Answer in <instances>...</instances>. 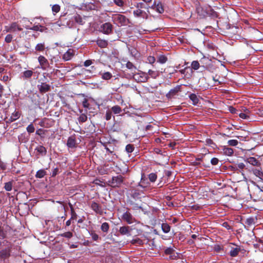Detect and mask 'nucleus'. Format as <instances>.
<instances>
[{"instance_id":"nucleus-22","label":"nucleus","mask_w":263,"mask_h":263,"mask_svg":"<svg viewBox=\"0 0 263 263\" xmlns=\"http://www.w3.org/2000/svg\"><path fill=\"white\" fill-rule=\"evenodd\" d=\"M74 55L73 50L71 49H69L63 55V59L65 61H69L71 59V58Z\"/></svg>"},{"instance_id":"nucleus-39","label":"nucleus","mask_w":263,"mask_h":263,"mask_svg":"<svg viewBox=\"0 0 263 263\" xmlns=\"http://www.w3.org/2000/svg\"><path fill=\"white\" fill-rule=\"evenodd\" d=\"M109 229V225L107 222H103L101 226V230L105 233H107Z\"/></svg>"},{"instance_id":"nucleus-42","label":"nucleus","mask_w":263,"mask_h":263,"mask_svg":"<svg viewBox=\"0 0 263 263\" xmlns=\"http://www.w3.org/2000/svg\"><path fill=\"white\" fill-rule=\"evenodd\" d=\"M13 186V182L12 181H9L7 182H6L5 183L4 185V189L7 191H10L12 190Z\"/></svg>"},{"instance_id":"nucleus-13","label":"nucleus","mask_w":263,"mask_h":263,"mask_svg":"<svg viewBox=\"0 0 263 263\" xmlns=\"http://www.w3.org/2000/svg\"><path fill=\"white\" fill-rule=\"evenodd\" d=\"M122 218L128 224L133 223L135 220L132 215L128 211H126L123 214Z\"/></svg>"},{"instance_id":"nucleus-34","label":"nucleus","mask_w":263,"mask_h":263,"mask_svg":"<svg viewBox=\"0 0 263 263\" xmlns=\"http://www.w3.org/2000/svg\"><path fill=\"white\" fill-rule=\"evenodd\" d=\"M130 242L132 245L138 246H141L144 243L143 240L138 237L133 239Z\"/></svg>"},{"instance_id":"nucleus-29","label":"nucleus","mask_w":263,"mask_h":263,"mask_svg":"<svg viewBox=\"0 0 263 263\" xmlns=\"http://www.w3.org/2000/svg\"><path fill=\"white\" fill-rule=\"evenodd\" d=\"M152 7H154V8H156L157 11L160 13H162L164 12L163 7L162 6V4L160 2L156 4V2H155Z\"/></svg>"},{"instance_id":"nucleus-14","label":"nucleus","mask_w":263,"mask_h":263,"mask_svg":"<svg viewBox=\"0 0 263 263\" xmlns=\"http://www.w3.org/2000/svg\"><path fill=\"white\" fill-rule=\"evenodd\" d=\"M181 85H177L174 88L171 89L169 92L166 94V96L167 98L171 99L177 93L181 91Z\"/></svg>"},{"instance_id":"nucleus-5","label":"nucleus","mask_w":263,"mask_h":263,"mask_svg":"<svg viewBox=\"0 0 263 263\" xmlns=\"http://www.w3.org/2000/svg\"><path fill=\"white\" fill-rule=\"evenodd\" d=\"M23 30L22 28L17 23L13 22L9 25L5 26V29L3 31L6 32L13 33L17 31H21Z\"/></svg>"},{"instance_id":"nucleus-20","label":"nucleus","mask_w":263,"mask_h":263,"mask_svg":"<svg viewBox=\"0 0 263 263\" xmlns=\"http://www.w3.org/2000/svg\"><path fill=\"white\" fill-rule=\"evenodd\" d=\"M77 144L76 142V139L74 136L69 137L67 140V146L69 148H75L77 147Z\"/></svg>"},{"instance_id":"nucleus-15","label":"nucleus","mask_w":263,"mask_h":263,"mask_svg":"<svg viewBox=\"0 0 263 263\" xmlns=\"http://www.w3.org/2000/svg\"><path fill=\"white\" fill-rule=\"evenodd\" d=\"M248 171L250 173L252 172L253 174L258 177L260 180L263 181V171L261 168L260 169L252 168L251 170H248Z\"/></svg>"},{"instance_id":"nucleus-35","label":"nucleus","mask_w":263,"mask_h":263,"mask_svg":"<svg viewBox=\"0 0 263 263\" xmlns=\"http://www.w3.org/2000/svg\"><path fill=\"white\" fill-rule=\"evenodd\" d=\"M70 208V214H71V217L70 220H76L77 218V214L74 211V208L72 206V205L69 203Z\"/></svg>"},{"instance_id":"nucleus-24","label":"nucleus","mask_w":263,"mask_h":263,"mask_svg":"<svg viewBox=\"0 0 263 263\" xmlns=\"http://www.w3.org/2000/svg\"><path fill=\"white\" fill-rule=\"evenodd\" d=\"M47 28L43 26H42L39 24L36 25L34 24L32 27L30 26V28L29 30H32L35 31H40V32H44L45 31Z\"/></svg>"},{"instance_id":"nucleus-26","label":"nucleus","mask_w":263,"mask_h":263,"mask_svg":"<svg viewBox=\"0 0 263 263\" xmlns=\"http://www.w3.org/2000/svg\"><path fill=\"white\" fill-rule=\"evenodd\" d=\"M236 170H239V172L242 175H244V170H247L248 171V170H250L248 167H246V165L243 163H239L237 164L236 166Z\"/></svg>"},{"instance_id":"nucleus-45","label":"nucleus","mask_w":263,"mask_h":263,"mask_svg":"<svg viewBox=\"0 0 263 263\" xmlns=\"http://www.w3.org/2000/svg\"><path fill=\"white\" fill-rule=\"evenodd\" d=\"M101 77L104 80H108L112 78V74L109 72H105L102 74Z\"/></svg>"},{"instance_id":"nucleus-9","label":"nucleus","mask_w":263,"mask_h":263,"mask_svg":"<svg viewBox=\"0 0 263 263\" xmlns=\"http://www.w3.org/2000/svg\"><path fill=\"white\" fill-rule=\"evenodd\" d=\"M101 31L105 34H109L112 31V25L110 23H105L101 26Z\"/></svg>"},{"instance_id":"nucleus-25","label":"nucleus","mask_w":263,"mask_h":263,"mask_svg":"<svg viewBox=\"0 0 263 263\" xmlns=\"http://www.w3.org/2000/svg\"><path fill=\"white\" fill-rule=\"evenodd\" d=\"M257 222V218L255 217H251L246 219L245 221V224L248 226V227H251L253 225H255Z\"/></svg>"},{"instance_id":"nucleus-63","label":"nucleus","mask_w":263,"mask_h":263,"mask_svg":"<svg viewBox=\"0 0 263 263\" xmlns=\"http://www.w3.org/2000/svg\"><path fill=\"white\" fill-rule=\"evenodd\" d=\"M112 112L110 110H107L105 114V119L106 120H109L111 118Z\"/></svg>"},{"instance_id":"nucleus-32","label":"nucleus","mask_w":263,"mask_h":263,"mask_svg":"<svg viewBox=\"0 0 263 263\" xmlns=\"http://www.w3.org/2000/svg\"><path fill=\"white\" fill-rule=\"evenodd\" d=\"M133 13L136 17H144V15L146 14V13L140 8H137V10H134Z\"/></svg>"},{"instance_id":"nucleus-55","label":"nucleus","mask_w":263,"mask_h":263,"mask_svg":"<svg viewBox=\"0 0 263 263\" xmlns=\"http://www.w3.org/2000/svg\"><path fill=\"white\" fill-rule=\"evenodd\" d=\"M126 67L129 69H136V67L130 62L128 61L126 64Z\"/></svg>"},{"instance_id":"nucleus-33","label":"nucleus","mask_w":263,"mask_h":263,"mask_svg":"<svg viewBox=\"0 0 263 263\" xmlns=\"http://www.w3.org/2000/svg\"><path fill=\"white\" fill-rule=\"evenodd\" d=\"M171 226L167 223L161 224V229L164 233H168L171 231Z\"/></svg>"},{"instance_id":"nucleus-44","label":"nucleus","mask_w":263,"mask_h":263,"mask_svg":"<svg viewBox=\"0 0 263 263\" xmlns=\"http://www.w3.org/2000/svg\"><path fill=\"white\" fill-rule=\"evenodd\" d=\"M167 61V57L163 54L160 55L158 58V62L161 64H164Z\"/></svg>"},{"instance_id":"nucleus-48","label":"nucleus","mask_w":263,"mask_h":263,"mask_svg":"<svg viewBox=\"0 0 263 263\" xmlns=\"http://www.w3.org/2000/svg\"><path fill=\"white\" fill-rule=\"evenodd\" d=\"M74 21L76 23H78L79 24H81V25L83 24L82 18V17L79 14H77L74 16Z\"/></svg>"},{"instance_id":"nucleus-4","label":"nucleus","mask_w":263,"mask_h":263,"mask_svg":"<svg viewBox=\"0 0 263 263\" xmlns=\"http://www.w3.org/2000/svg\"><path fill=\"white\" fill-rule=\"evenodd\" d=\"M124 181V177L121 175L114 176L108 181L109 184L112 187H119Z\"/></svg>"},{"instance_id":"nucleus-21","label":"nucleus","mask_w":263,"mask_h":263,"mask_svg":"<svg viewBox=\"0 0 263 263\" xmlns=\"http://www.w3.org/2000/svg\"><path fill=\"white\" fill-rule=\"evenodd\" d=\"M246 162L255 166H260L261 165V163L255 157H249L247 158L246 160Z\"/></svg>"},{"instance_id":"nucleus-43","label":"nucleus","mask_w":263,"mask_h":263,"mask_svg":"<svg viewBox=\"0 0 263 263\" xmlns=\"http://www.w3.org/2000/svg\"><path fill=\"white\" fill-rule=\"evenodd\" d=\"M200 64V62L197 61H193L191 64L192 68L195 70H196L199 69L200 66H201Z\"/></svg>"},{"instance_id":"nucleus-40","label":"nucleus","mask_w":263,"mask_h":263,"mask_svg":"<svg viewBox=\"0 0 263 263\" xmlns=\"http://www.w3.org/2000/svg\"><path fill=\"white\" fill-rule=\"evenodd\" d=\"M111 111L115 114H119L121 112V108L119 105H115L111 107Z\"/></svg>"},{"instance_id":"nucleus-64","label":"nucleus","mask_w":263,"mask_h":263,"mask_svg":"<svg viewBox=\"0 0 263 263\" xmlns=\"http://www.w3.org/2000/svg\"><path fill=\"white\" fill-rule=\"evenodd\" d=\"M205 142L207 145L211 146H213V145H215V143L213 142V141L210 138L206 139L205 140Z\"/></svg>"},{"instance_id":"nucleus-51","label":"nucleus","mask_w":263,"mask_h":263,"mask_svg":"<svg viewBox=\"0 0 263 263\" xmlns=\"http://www.w3.org/2000/svg\"><path fill=\"white\" fill-rule=\"evenodd\" d=\"M136 7H137V8H140V9H142V8L147 9L149 7V6H148L147 4H145L144 2H140V3H138L137 4Z\"/></svg>"},{"instance_id":"nucleus-53","label":"nucleus","mask_w":263,"mask_h":263,"mask_svg":"<svg viewBox=\"0 0 263 263\" xmlns=\"http://www.w3.org/2000/svg\"><path fill=\"white\" fill-rule=\"evenodd\" d=\"M125 149L128 153H131L133 152L134 147L132 144H129L126 146Z\"/></svg>"},{"instance_id":"nucleus-18","label":"nucleus","mask_w":263,"mask_h":263,"mask_svg":"<svg viewBox=\"0 0 263 263\" xmlns=\"http://www.w3.org/2000/svg\"><path fill=\"white\" fill-rule=\"evenodd\" d=\"M200 63L201 67L204 69H208L210 66L211 61L208 58L204 57L200 59Z\"/></svg>"},{"instance_id":"nucleus-57","label":"nucleus","mask_w":263,"mask_h":263,"mask_svg":"<svg viewBox=\"0 0 263 263\" xmlns=\"http://www.w3.org/2000/svg\"><path fill=\"white\" fill-rule=\"evenodd\" d=\"M114 3L119 7H123L124 2L123 0H113Z\"/></svg>"},{"instance_id":"nucleus-1","label":"nucleus","mask_w":263,"mask_h":263,"mask_svg":"<svg viewBox=\"0 0 263 263\" xmlns=\"http://www.w3.org/2000/svg\"><path fill=\"white\" fill-rule=\"evenodd\" d=\"M140 191L133 189L130 190L126 194V203L133 210L142 209V197Z\"/></svg>"},{"instance_id":"nucleus-61","label":"nucleus","mask_w":263,"mask_h":263,"mask_svg":"<svg viewBox=\"0 0 263 263\" xmlns=\"http://www.w3.org/2000/svg\"><path fill=\"white\" fill-rule=\"evenodd\" d=\"M147 62L151 64H154L156 61V59L153 56H149L147 58Z\"/></svg>"},{"instance_id":"nucleus-36","label":"nucleus","mask_w":263,"mask_h":263,"mask_svg":"<svg viewBox=\"0 0 263 263\" xmlns=\"http://www.w3.org/2000/svg\"><path fill=\"white\" fill-rule=\"evenodd\" d=\"M223 153L227 156H231L234 153V151L233 148L224 146L223 148Z\"/></svg>"},{"instance_id":"nucleus-38","label":"nucleus","mask_w":263,"mask_h":263,"mask_svg":"<svg viewBox=\"0 0 263 263\" xmlns=\"http://www.w3.org/2000/svg\"><path fill=\"white\" fill-rule=\"evenodd\" d=\"M240 251V248H232L230 251V255L232 257H235L238 255L239 252Z\"/></svg>"},{"instance_id":"nucleus-7","label":"nucleus","mask_w":263,"mask_h":263,"mask_svg":"<svg viewBox=\"0 0 263 263\" xmlns=\"http://www.w3.org/2000/svg\"><path fill=\"white\" fill-rule=\"evenodd\" d=\"M134 79L138 82H145L148 79V77L145 73H137L133 75Z\"/></svg>"},{"instance_id":"nucleus-27","label":"nucleus","mask_w":263,"mask_h":263,"mask_svg":"<svg viewBox=\"0 0 263 263\" xmlns=\"http://www.w3.org/2000/svg\"><path fill=\"white\" fill-rule=\"evenodd\" d=\"M96 42L98 46L102 48H106L108 45L107 41L105 40L98 39Z\"/></svg>"},{"instance_id":"nucleus-62","label":"nucleus","mask_w":263,"mask_h":263,"mask_svg":"<svg viewBox=\"0 0 263 263\" xmlns=\"http://www.w3.org/2000/svg\"><path fill=\"white\" fill-rule=\"evenodd\" d=\"M47 130H45L42 128H39L36 131V135L41 136L42 135H45Z\"/></svg>"},{"instance_id":"nucleus-16","label":"nucleus","mask_w":263,"mask_h":263,"mask_svg":"<svg viewBox=\"0 0 263 263\" xmlns=\"http://www.w3.org/2000/svg\"><path fill=\"white\" fill-rule=\"evenodd\" d=\"M35 151H36L37 154L36 155L39 158L40 156H45L47 154V149L43 145H39L35 148Z\"/></svg>"},{"instance_id":"nucleus-56","label":"nucleus","mask_w":263,"mask_h":263,"mask_svg":"<svg viewBox=\"0 0 263 263\" xmlns=\"http://www.w3.org/2000/svg\"><path fill=\"white\" fill-rule=\"evenodd\" d=\"M174 252V250L172 248H167L164 250L166 255H172Z\"/></svg>"},{"instance_id":"nucleus-50","label":"nucleus","mask_w":263,"mask_h":263,"mask_svg":"<svg viewBox=\"0 0 263 263\" xmlns=\"http://www.w3.org/2000/svg\"><path fill=\"white\" fill-rule=\"evenodd\" d=\"M26 130L29 134L33 133L35 128L32 123H30L26 128Z\"/></svg>"},{"instance_id":"nucleus-12","label":"nucleus","mask_w":263,"mask_h":263,"mask_svg":"<svg viewBox=\"0 0 263 263\" xmlns=\"http://www.w3.org/2000/svg\"><path fill=\"white\" fill-rule=\"evenodd\" d=\"M37 88L41 93H46L51 90V86L46 82H43L41 83V85H38Z\"/></svg>"},{"instance_id":"nucleus-59","label":"nucleus","mask_w":263,"mask_h":263,"mask_svg":"<svg viewBox=\"0 0 263 263\" xmlns=\"http://www.w3.org/2000/svg\"><path fill=\"white\" fill-rule=\"evenodd\" d=\"M228 143L229 144V145L230 146H236L238 143V142L237 140H230L228 141Z\"/></svg>"},{"instance_id":"nucleus-6","label":"nucleus","mask_w":263,"mask_h":263,"mask_svg":"<svg viewBox=\"0 0 263 263\" xmlns=\"http://www.w3.org/2000/svg\"><path fill=\"white\" fill-rule=\"evenodd\" d=\"M253 198L256 201H263V187L260 189L259 186L253 193Z\"/></svg>"},{"instance_id":"nucleus-47","label":"nucleus","mask_w":263,"mask_h":263,"mask_svg":"<svg viewBox=\"0 0 263 263\" xmlns=\"http://www.w3.org/2000/svg\"><path fill=\"white\" fill-rule=\"evenodd\" d=\"M148 179L151 182H154L157 179V175L156 173H150L148 175Z\"/></svg>"},{"instance_id":"nucleus-49","label":"nucleus","mask_w":263,"mask_h":263,"mask_svg":"<svg viewBox=\"0 0 263 263\" xmlns=\"http://www.w3.org/2000/svg\"><path fill=\"white\" fill-rule=\"evenodd\" d=\"M61 9L60 6L59 5L55 4L52 6V11L54 14L58 13Z\"/></svg>"},{"instance_id":"nucleus-37","label":"nucleus","mask_w":263,"mask_h":263,"mask_svg":"<svg viewBox=\"0 0 263 263\" xmlns=\"http://www.w3.org/2000/svg\"><path fill=\"white\" fill-rule=\"evenodd\" d=\"M189 98L190 100L192 101L193 105H196L198 103L199 100L196 94L191 93L189 96Z\"/></svg>"},{"instance_id":"nucleus-11","label":"nucleus","mask_w":263,"mask_h":263,"mask_svg":"<svg viewBox=\"0 0 263 263\" xmlns=\"http://www.w3.org/2000/svg\"><path fill=\"white\" fill-rule=\"evenodd\" d=\"M90 207L91 209L97 214L102 215L103 210L101 205L95 201H92L91 203Z\"/></svg>"},{"instance_id":"nucleus-3","label":"nucleus","mask_w":263,"mask_h":263,"mask_svg":"<svg viewBox=\"0 0 263 263\" xmlns=\"http://www.w3.org/2000/svg\"><path fill=\"white\" fill-rule=\"evenodd\" d=\"M112 19L115 23L120 26L127 25L129 22V20L125 15L119 13L113 14Z\"/></svg>"},{"instance_id":"nucleus-8","label":"nucleus","mask_w":263,"mask_h":263,"mask_svg":"<svg viewBox=\"0 0 263 263\" xmlns=\"http://www.w3.org/2000/svg\"><path fill=\"white\" fill-rule=\"evenodd\" d=\"M38 62L40 64L41 68L43 70H46L49 67V63L47 59L43 55H40L38 57Z\"/></svg>"},{"instance_id":"nucleus-19","label":"nucleus","mask_w":263,"mask_h":263,"mask_svg":"<svg viewBox=\"0 0 263 263\" xmlns=\"http://www.w3.org/2000/svg\"><path fill=\"white\" fill-rule=\"evenodd\" d=\"M132 229L129 226H122L119 229V232L122 235H131Z\"/></svg>"},{"instance_id":"nucleus-31","label":"nucleus","mask_w":263,"mask_h":263,"mask_svg":"<svg viewBox=\"0 0 263 263\" xmlns=\"http://www.w3.org/2000/svg\"><path fill=\"white\" fill-rule=\"evenodd\" d=\"M33 72L31 70H27L23 72L22 77L24 79H30L33 76Z\"/></svg>"},{"instance_id":"nucleus-17","label":"nucleus","mask_w":263,"mask_h":263,"mask_svg":"<svg viewBox=\"0 0 263 263\" xmlns=\"http://www.w3.org/2000/svg\"><path fill=\"white\" fill-rule=\"evenodd\" d=\"M21 112L19 111H15L11 114V116L8 120L6 121L7 123H11V122L16 121L20 118Z\"/></svg>"},{"instance_id":"nucleus-2","label":"nucleus","mask_w":263,"mask_h":263,"mask_svg":"<svg viewBox=\"0 0 263 263\" xmlns=\"http://www.w3.org/2000/svg\"><path fill=\"white\" fill-rule=\"evenodd\" d=\"M2 243L6 248L0 251V259L5 261L8 259L11 256L12 245L7 240H4Z\"/></svg>"},{"instance_id":"nucleus-23","label":"nucleus","mask_w":263,"mask_h":263,"mask_svg":"<svg viewBox=\"0 0 263 263\" xmlns=\"http://www.w3.org/2000/svg\"><path fill=\"white\" fill-rule=\"evenodd\" d=\"M150 183L147 180V179L145 178L143 175H142L141 180L140 182L138 184V186L143 188L145 189L148 186H149Z\"/></svg>"},{"instance_id":"nucleus-10","label":"nucleus","mask_w":263,"mask_h":263,"mask_svg":"<svg viewBox=\"0 0 263 263\" xmlns=\"http://www.w3.org/2000/svg\"><path fill=\"white\" fill-rule=\"evenodd\" d=\"M10 232V228L5 224L0 225V237L4 239L7 237V235Z\"/></svg>"},{"instance_id":"nucleus-52","label":"nucleus","mask_w":263,"mask_h":263,"mask_svg":"<svg viewBox=\"0 0 263 263\" xmlns=\"http://www.w3.org/2000/svg\"><path fill=\"white\" fill-rule=\"evenodd\" d=\"M62 237H64L67 238H70L73 236V234L72 232L68 231L65 232L63 234L60 235Z\"/></svg>"},{"instance_id":"nucleus-30","label":"nucleus","mask_w":263,"mask_h":263,"mask_svg":"<svg viewBox=\"0 0 263 263\" xmlns=\"http://www.w3.org/2000/svg\"><path fill=\"white\" fill-rule=\"evenodd\" d=\"M21 22L22 23L23 26L26 29H29V28H30L32 23L30 22L28 18L24 17L21 20Z\"/></svg>"},{"instance_id":"nucleus-46","label":"nucleus","mask_w":263,"mask_h":263,"mask_svg":"<svg viewBox=\"0 0 263 263\" xmlns=\"http://www.w3.org/2000/svg\"><path fill=\"white\" fill-rule=\"evenodd\" d=\"M80 123H84L87 120V116L85 114H82L78 119Z\"/></svg>"},{"instance_id":"nucleus-58","label":"nucleus","mask_w":263,"mask_h":263,"mask_svg":"<svg viewBox=\"0 0 263 263\" xmlns=\"http://www.w3.org/2000/svg\"><path fill=\"white\" fill-rule=\"evenodd\" d=\"M13 39V36L11 34H8L6 35L5 39V41L7 43H10L12 42Z\"/></svg>"},{"instance_id":"nucleus-60","label":"nucleus","mask_w":263,"mask_h":263,"mask_svg":"<svg viewBox=\"0 0 263 263\" xmlns=\"http://www.w3.org/2000/svg\"><path fill=\"white\" fill-rule=\"evenodd\" d=\"M82 105L84 108H88L89 107V103L87 98H85L82 101Z\"/></svg>"},{"instance_id":"nucleus-41","label":"nucleus","mask_w":263,"mask_h":263,"mask_svg":"<svg viewBox=\"0 0 263 263\" xmlns=\"http://www.w3.org/2000/svg\"><path fill=\"white\" fill-rule=\"evenodd\" d=\"M45 49L44 43L37 44L35 47V49L37 51H43Z\"/></svg>"},{"instance_id":"nucleus-54","label":"nucleus","mask_w":263,"mask_h":263,"mask_svg":"<svg viewBox=\"0 0 263 263\" xmlns=\"http://www.w3.org/2000/svg\"><path fill=\"white\" fill-rule=\"evenodd\" d=\"M148 74L153 78H156L158 76V73L157 72L153 71L151 69L148 70Z\"/></svg>"},{"instance_id":"nucleus-28","label":"nucleus","mask_w":263,"mask_h":263,"mask_svg":"<svg viewBox=\"0 0 263 263\" xmlns=\"http://www.w3.org/2000/svg\"><path fill=\"white\" fill-rule=\"evenodd\" d=\"M46 169H41L37 171L35 175L36 178H42L47 175Z\"/></svg>"}]
</instances>
